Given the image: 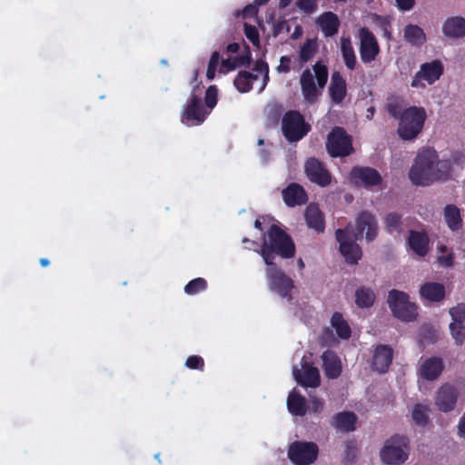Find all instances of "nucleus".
<instances>
[{
  "mask_svg": "<svg viewBox=\"0 0 465 465\" xmlns=\"http://www.w3.org/2000/svg\"><path fill=\"white\" fill-rule=\"evenodd\" d=\"M295 253L296 247L291 235L278 224H271L262 236L260 248V255L265 265L275 263L276 256L282 259H292Z\"/></svg>",
  "mask_w": 465,
  "mask_h": 465,
  "instance_id": "obj_1",
  "label": "nucleus"
},
{
  "mask_svg": "<svg viewBox=\"0 0 465 465\" xmlns=\"http://www.w3.org/2000/svg\"><path fill=\"white\" fill-rule=\"evenodd\" d=\"M437 152L433 149H424L420 152L414 164L411 166L409 177L415 185H429L435 181V163Z\"/></svg>",
  "mask_w": 465,
  "mask_h": 465,
  "instance_id": "obj_2",
  "label": "nucleus"
},
{
  "mask_svg": "<svg viewBox=\"0 0 465 465\" xmlns=\"http://www.w3.org/2000/svg\"><path fill=\"white\" fill-rule=\"evenodd\" d=\"M427 114L423 107L410 106L400 116L397 134L404 141L414 140L422 131Z\"/></svg>",
  "mask_w": 465,
  "mask_h": 465,
  "instance_id": "obj_3",
  "label": "nucleus"
},
{
  "mask_svg": "<svg viewBox=\"0 0 465 465\" xmlns=\"http://www.w3.org/2000/svg\"><path fill=\"white\" fill-rule=\"evenodd\" d=\"M325 148L331 158H343L354 153L352 136L343 127L335 126L328 134Z\"/></svg>",
  "mask_w": 465,
  "mask_h": 465,
  "instance_id": "obj_4",
  "label": "nucleus"
},
{
  "mask_svg": "<svg viewBox=\"0 0 465 465\" xmlns=\"http://www.w3.org/2000/svg\"><path fill=\"white\" fill-rule=\"evenodd\" d=\"M387 302L394 317L406 322L416 320L418 306L410 301L408 293L393 289L389 292Z\"/></svg>",
  "mask_w": 465,
  "mask_h": 465,
  "instance_id": "obj_5",
  "label": "nucleus"
},
{
  "mask_svg": "<svg viewBox=\"0 0 465 465\" xmlns=\"http://www.w3.org/2000/svg\"><path fill=\"white\" fill-rule=\"evenodd\" d=\"M265 276L270 291L288 302L292 301V292L295 288L294 282L276 263L266 265Z\"/></svg>",
  "mask_w": 465,
  "mask_h": 465,
  "instance_id": "obj_6",
  "label": "nucleus"
},
{
  "mask_svg": "<svg viewBox=\"0 0 465 465\" xmlns=\"http://www.w3.org/2000/svg\"><path fill=\"white\" fill-rule=\"evenodd\" d=\"M203 87L198 84L193 86L191 95L183 105L181 121L185 124H201L210 114L202 102Z\"/></svg>",
  "mask_w": 465,
  "mask_h": 465,
  "instance_id": "obj_7",
  "label": "nucleus"
},
{
  "mask_svg": "<svg viewBox=\"0 0 465 465\" xmlns=\"http://www.w3.org/2000/svg\"><path fill=\"white\" fill-rule=\"evenodd\" d=\"M311 131V125L297 110L287 111L282 119V132L289 143L302 140Z\"/></svg>",
  "mask_w": 465,
  "mask_h": 465,
  "instance_id": "obj_8",
  "label": "nucleus"
},
{
  "mask_svg": "<svg viewBox=\"0 0 465 465\" xmlns=\"http://www.w3.org/2000/svg\"><path fill=\"white\" fill-rule=\"evenodd\" d=\"M409 439L403 435H393L386 440L381 450V459L386 464L401 465L408 459Z\"/></svg>",
  "mask_w": 465,
  "mask_h": 465,
  "instance_id": "obj_9",
  "label": "nucleus"
},
{
  "mask_svg": "<svg viewBox=\"0 0 465 465\" xmlns=\"http://www.w3.org/2000/svg\"><path fill=\"white\" fill-rule=\"evenodd\" d=\"M379 232L376 216L369 211L361 212L355 218L354 227L351 224L350 232L354 240H361L365 237L367 242H373Z\"/></svg>",
  "mask_w": 465,
  "mask_h": 465,
  "instance_id": "obj_10",
  "label": "nucleus"
},
{
  "mask_svg": "<svg viewBox=\"0 0 465 465\" xmlns=\"http://www.w3.org/2000/svg\"><path fill=\"white\" fill-rule=\"evenodd\" d=\"M351 224L343 229H338L335 232V237L339 242V250L344 257L347 263L355 265L361 259V248L355 242L353 235L350 232Z\"/></svg>",
  "mask_w": 465,
  "mask_h": 465,
  "instance_id": "obj_11",
  "label": "nucleus"
},
{
  "mask_svg": "<svg viewBox=\"0 0 465 465\" xmlns=\"http://www.w3.org/2000/svg\"><path fill=\"white\" fill-rule=\"evenodd\" d=\"M287 454L295 465H311L318 458L319 448L313 441L296 440L289 445Z\"/></svg>",
  "mask_w": 465,
  "mask_h": 465,
  "instance_id": "obj_12",
  "label": "nucleus"
},
{
  "mask_svg": "<svg viewBox=\"0 0 465 465\" xmlns=\"http://www.w3.org/2000/svg\"><path fill=\"white\" fill-rule=\"evenodd\" d=\"M444 67L442 63L436 59L431 62L424 63L420 70L413 76L411 86L413 88H425V81L428 84H433L443 74Z\"/></svg>",
  "mask_w": 465,
  "mask_h": 465,
  "instance_id": "obj_13",
  "label": "nucleus"
},
{
  "mask_svg": "<svg viewBox=\"0 0 465 465\" xmlns=\"http://www.w3.org/2000/svg\"><path fill=\"white\" fill-rule=\"evenodd\" d=\"M360 38V56L363 64H371L380 54L379 43L371 31L367 27H361L358 31Z\"/></svg>",
  "mask_w": 465,
  "mask_h": 465,
  "instance_id": "obj_14",
  "label": "nucleus"
},
{
  "mask_svg": "<svg viewBox=\"0 0 465 465\" xmlns=\"http://www.w3.org/2000/svg\"><path fill=\"white\" fill-rule=\"evenodd\" d=\"M304 172L310 182L321 187H326L331 183V174L326 165L315 157L306 160Z\"/></svg>",
  "mask_w": 465,
  "mask_h": 465,
  "instance_id": "obj_15",
  "label": "nucleus"
},
{
  "mask_svg": "<svg viewBox=\"0 0 465 465\" xmlns=\"http://www.w3.org/2000/svg\"><path fill=\"white\" fill-rule=\"evenodd\" d=\"M350 179L356 186L371 188L381 183L382 178L380 173L368 166H355L350 173Z\"/></svg>",
  "mask_w": 465,
  "mask_h": 465,
  "instance_id": "obj_16",
  "label": "nucleus"
},
{
  "mask_svg": "<svg viewBox=\"0 0 465 465\" xmlns=\"http://www.w3.org/2000/svg\"><path fill=\"white\" fill-rule=\"evenodd\" d=\"M458 397V390L450 383H444L437 391L435 404L440 411L450 412L455 409Z\"/></svg>",
  "mask_w": 465,
  "mask_h": 465,
  "instance_id": "obj_17",
  "label": "nucleus"
},
{
  "mask_svg": "<svg viewBox=\"0 0 465 465\" xmlns=\"http://www.w3.org/2000/svg\"><path fill=\"white\" fill-rule=\"evenodd\" d=\"M293 376L297 383L305 388H317L321 384L319 370L308 363L302 365V370H293Z\"/></svg>",
  "mask_w": 465,
  "mask_h": 465,
  "instance_id": "obj_18",
  "label": "nucleus"
},
{
  "mask_svg": "<svg viewBox=\"0 0 465 465\" xmlns=\"http://www.w3.org/2000/svg\"><path fill=\"white\" fill-rule=\"evenodd\" d=\"M443 370L444 363L442 359L432 356L422 361L418 372L420 378L431 381L437 380L441 375Z\"/></svg>",
  "mask_w": 465,
  "mask_h": 465,
  "instance_id": "obj_19",
  "label": "nucleus"
},
{
  "mask_svg": "<svg viewBox=\"0 0 465 465\" xmlns=\"http://www.w3.org/2000/svg\"><path fill=\"white\" fill-rule=\"evenodd\" d=\"M282 199L288 207L303 205L308 202V194L304 188L296 183H290L282 192Z\"/></svg>",
  "mask_w": 465,
  "mask_h": 465,
  "instance_id": "obj_20",
  "label": "nucleus"
},
{
  "mask_svg": "<svg viewBox=\"0 0 465 465\" xmlns=\"http://www.w3.org/2000/svg\"><path fill=\"white\" fill-rule=\"evenodd\" d=\"M393 359V350L389 345L380 344L375 348L372 369L380 373L387 372Z\"/></svg>",
  "mask_w": 465,
  "mask_h": 465,
  "instance_id": "obj_21",
  "label": "nucleus"
},
{
  "mask_svg": "<svg viewBox=\"0 0 465 465\" xmlns=\"http://www.w3.org/2000/svg\"><path fill=\"white\" fill-rule=\"evenodd\" d=\"M300 84L304 100L314 104L321 94L314 83V76L310 69H305L300 77Z\"/></svg>",
  "mask_w": 465,
  "mask_h": 465,
  "instance_id": "obj_22",
  "label": "nucleus"
},
{
  "mask_svg": "<svg viewBox=\"0 0 465 465\" xmlns=\"http://www.w3.org/2000/svg\"><path fill=\"white\" fill-rule=\"evenodd\" d=\"M304 218L307 226L314 230L317 233L324 232L325 220L323 213L317 204L310 203L305 210Z\"/></svg>",
  "mask_w": 465,
  "mask_h": 465,
  "instance_id": "obj_23",
  "label": "nucleus"
},
{
  "mask_svg": "<svg viewBox=\"0 0 465 465\" xmlns=\"http://www.w3.org/2000/svg\"><path fill=\"white\" fill-rule=\"evenodd\" d=\"M429 237L426 232L411 230L409 232L408 245L411 250L420 257H424L429 252Z\"/></svg>",
  "mask_w": 465,
  "mask_h": 465,
  "instance_id": "obj_24",
  "label": "nucleus"
},
{
  "mask_svg": "<svg viewBox=\"0 0 465 465\" xmlns=\"http://www.w3.org/2000/svg\"><path fill=\"white\" fill-rule=\"evenodd\" d=\"M324 373L329 379H336L341 373V361L337 354L331 351H325L322 355Z\"/></svg>",
  "mask_w": 465,
  "mask_h": 465,
  "instance_id": "obj_25",
  "label": "nucleus"
},
{
  "mask_svg": "<svg viewBox=\"0 0 465 465\" xmlns=\"http://www.w3.org/2000/svg\"><path fill=\"white\" fill-rule=\"evenodd\" d=\"M420 295L428 302H439L445 297V287L439 282H425L420 288Z\"/></svg>",
  "mask_w": 465,
  "mask_h": 465,
  "instance_id": "obj_26",
  "label": "nucleus"
},
{
  "mask_svg": "<svg viewBox=\"0 0 465 465\" xmlns=\"http://www.w3.org/2000/svg\"><path fill=\"white\" fill-rule=\"evenodd\" d=\"M331 99L334 104H341L347 94L346 82L340 73H333L329 86Z\"/></svg>",
  "mask_w": 465,
  "mask_h": 465,
  "instance_id": "obj_27",
  "label": "nucleus"
},
{
  "mask_svg": "<svg viewBox=\"0 0 465 465\" xmlns=\"http://www.w3.org/2000/svg\"><path fill=\"white\" fill-rule=\"evenodd\" d=\"M357 416L351 411H342L335 414L331 420V425L335 429L350 432L355 430Z\"/></svg>",
  "mask_w": 465,
  "mask_h": 465,
  "instance_id": "obj_28",
  "label": "nucleus"
},
{
  "mask_svg": "<svg viewBox=\"0 0 465 465\" xmlns=\"http://www.w3.org/2000/svg\"><path fill=\"white\" fill-rule=\"evenodd\" d=\"M442 32L447 37H463L465 35V18L461 16L448 18L442 25Z\"/></svg>",
  "mask_w": 465,
  "mask_h": 465,
  "instance_id": "obj_29",
  "label": "nucleus"
},
{
  "mask_svg": "<svg viewBox=\"0 0 465 465\" xmlns=\"http://www.w3.org/2000/svg\"><path fill=\"white\" fill-rule=\"evenodd\" d=\"M318 24L326 36H333L338 33L340 21L336 14L329 11L318 18Z\"/></svg>",
  "mask_w": 465,
  "mask_h": 465,
  "instance_id": "obj_30",
  "label": "nucleus"
},
{
  "mask_svg": "<svg viewBox=\"0 0 465 465\" xmlns=\"http://www.w3.org/2000/svg\"><path fill=\"white\" fill-rule=\"evenodd\" d=\"M443 214L445 223L450 231L458 232L462 228L463 221L460 210L456 205L447 204Z\"/></svg>",
  "mask_w": 465,
  "mask_h": 465,
  "instance_id": "obj_31",
  "label": "nucleus"
},
{
  "mask_svg": "<svg viewBox=\"0 0 465 465\" xmlns=\"http://www.w3.org/2000/svg\"><path fill=\"white\" fill-rule=\"evenodd\" d=\"M287 408L292 415L302 417L307 412L306 400L299 392L293 391L288 396Z\"/></svg>",
  "mask_w": 465,
  "mask_h": 465,
  "instance_id": "obj_32",
  "label": "nucleus"
},
{
  "mask_svg": "<svg viewBox=\"0 0 465 465\" xmlns=\"http://www.w3.org/2000/svg\"><path fill=\"white\" fill-rule=\"evenodd\" d=\"M404 39L413 46H420L426 42V35L419 25L410 24L404 28Z\"/></svg>",
  "mask_w": 465,
  "mask_h": 465,
  "instance_id": "obj_33",
  "label": "nucleus"
},
{
  "mask_svg": "<svg viewBox=\"0 0 465 465\" xmlns=\"http://www.w3.org/2000/svg\"><path fill=\"white\" fill-rule=\"evenodd\" d=\"M376 295L372 289L361 286L355 291V303L359 308L366 309L373 305Z\"/></svg>",
  "mask_w": 465,
  "mask_h": 465,
  "instance_id": "obj_34",
  "label": "nucleus"
},
{
  "mask_svg": "<svg viewBox=\"0 0 465 465\" xmlns=\"http://www.w3.org/2000/svg\"><path fill=\"white\" fill-rule=\"evenodd\" d=\"M341 52L346 67L349 70H354L357 61L350 37L341 38Z\"/></svg>",
  "mask_w": 465,
  "mask_h": 465,
  "instance_id": "obj_35",
  "label": "nucleus"
},
{
  "mask_svg": "<svg viewBox=\"0 0 465 465\" xmlns=\"http://www.w3.org/2000/svg\"><path fill=\"white\" fill-rule=\"evenodd\" d=\"M257 79V74L248 71H241L235 77L233 84L240 93H247L252 90L253 82Z\"/></svg>",
  "mask_w": 465,
  "mask_h": 465,
  "instance_id": "obj_36",
  "label": "nucleus"
},
{
  "mask_svg": "<svg viewBox=\"0 0 465 465\" xmlns=\"http://www.w3.org/2000/svg\"><path fill=\"white\" fill-rule=\"evenodd\" d=\"M331 324L335 329L339 338L348 340L351 337V330L348 322L343 319L341 313L336 312L332 314Z\"/></svg>",
  "mask_w": 465,
  "mask_h": 465,
  "instance_id": "obj_37",
  "label": "nucleus"
},
{
  "mask_svg": "<svg viewBox=\"0 0 465 465\" xmlns=\"http://www.w3.org/2000/svg\"><path fill=\"white\" fill-rule=\"evenodd\" d=\"M384 223L386 231L390 234H401L403 232L401 216L397 213H389L385 216Z\"/></svg>",
  "mask_w": 465,
  "mask_h": 465,
  "instance_id": "obj_38",
  "label": "nucleus"
},
{
  "mask_svg": "<svg viewBox=\"0 0 465 465\" xmlns=\"http://www.w3.org/2000/svg\"><path fill=\"white\" fill-rule=\"evenodd\" d=\"M411 417L416 425L425 427L429 423V408L421 403H416Z\"/></svg>",
  "mask_w": 465,
  "mask_h": 465,
  "instance_id": "obj_39",
  "label": "nucleus"
},
{
  "mask_svg": "<svg viewBox=\"0 0 465 465\" xmlns=\"http://www.w3.org/2000/svg\"><path fill=\"white\" fill-rule=\"evenodd\" d=\"M317 53V44L312 39H307L300 49V60L302 63L311 61Z\"/></svg>",
  "mask_w": 465,
  "mask_h": 465,
  "instance_id": "obj_40",
  "label": "nucleus"
},
{
  "mask_svg": "<svg viewBox=\"0 0 465 465\" xmlns=\"http://www.w3.org/2000/svg\"><path fill=\"white\" fill-rule=\"evenodd\" d=\"M451 162L449 159H442L435 163V181L437 180H447L451 172Z\"/></svg>",
  "mask_w": 465,
  "mask_h": 465,
  "instance_id": "obj_41",
  "label": "nucleus"
},
{
  "mask_svg": "<svg viewBox=\"0 0 465 465\" xmlns=\"http://www.w3.org/2000/svg\"><path fill=\"white\" fill-rule=\"evenodd\" d=\"M312 69L315 74L317 85L320 89H322L328 81V68L322 62L318 61L312 66Z\"/></svg>",
  "mask_w": 465,
  "mask_h": 465,
  "instance_id": "obj_42",
  "label": "nucleus"
},
{
  "mask_svg": "<svg viewBox=\"0 0 465 465\" xmlns=\"http://www.w3.org/2000/svg\"><path fill=\"white\" fill-rule=\"evenodd\" d=\"M207 288V282L203 278H195L184 286V292L188 295H194L203 292Z\"/></svg>",
  "mask_w": 465,
  "mask_h": 465,
  "instance_id": "obj_43",
  "label": "nucleus"
},
{
  "mask_svg": "<svg viewBox=\"0 0 465 465\" xmlns=\"http://www.w3.org/2000/svg\"><path fill=\"white\" fill-rule=\"evenodd\" d=\"M449 329L454 343L457 346H462L465 343V325L450 322Z\"/></svg>",
  "mask_w": 465,
  "mask_h": 465,
  "instance_id": "obj_44",
  "label": "nucleus"
},
{
  "mask_svg": "<svg viewBox=\"0 0 465 465\" xmlns=\"http://www.w3.org/2000/svg\"><path fill=\"white\" fill-rule=\"evenodd\" d=\"M358 456V448L354 440H349L345 444L343 462L352 464L356 461Z\"/></svg>",
  "mask_w": 465,
  "mask_h": 465,
  "instance_id": "obj_45",
  "label": "nucleus"
},
{
  "mask_svg": "<svg viewBox=\"0 0 465 465\" xmlns=\"http://www.w3.org/2000/svg\"><path fill=\"white\" fill-rule=\"evenodd\" d=\"M449 313L451 317L452 323L465 325V303H458L456 306L450 309Z\"/></svg>",
  "mask_w": 465,
  "mask_h": 465,
  "instance_id": "obj_46",
  "label": "nucleus"
},
{
  "mask_svg": "<svg viewBox=\"0 0 465 465\" xmlns=\"http://www.w3.org/2000/svg\"><path fill=\"white\" fill-rule=\"evenodd\" d=\"M295 5L302 13L312 15L318 8V0H296Z\"/></svg>",
  "mask_w": 465,
  "mask_h": 465,
  "instance_id": "obj_47",
  "label": "nucleus"
},
{
  "mask_svg": "<svg viewBox=\"0 0 465 465\" xmlns=\"http://www.w3.org/2000/svg\"><path fill=\"white\" fill-rule=\"evenodd\" d=\"M217 88L215 85H210L205 92L204 103L208 111H212L217 104Z\"/></svg>",
  "mask_w": 465,
  "mask_h": 465,
  "instance_id": "obj_48",
  "label": "nucleus"
},
{
  "mask_svg": "<svg viewBox=\"0 0 465 465\" xmlns=\"http://www.w3.org/2000/svg\"><path fill=\"white\" fill-rule=\"evenodd\" d=\"M253 71L260 73L263 75L262 85L260 91H262L269 81V66L268 64L262 60H257L254 64Z\"/></svg>",
  "mask_w": 465,
  "mask_h": 465,
  "instance_id": "obj_49",
  "label": "nucleus"
},
{
  "mask_svg": "<svg viewBox=\"0 0 465 465\" xmlns=\"http://www.w3.org/2000/svg\"><path fill=\"white\" fill-rule=\"evenodd\" d=\"M219 62L220 53L218 51H214L211 55L206 72V76L209 80H213L214 78Z\"/></svg>",
  "mask_w": 465,
  "mask_h": 465,
  "instance_id": "obj_50",
  "label": "nucleus"
},
{
  "mask_svg": "<svg viewBox=\"0 0 465 465\" xmlns=\"http://www.w3.org/2000/svg\"><path fill=\"white\" fill-rule=\"evenodd\" d=\"M188 369L198 370L203 371L204 370V361L199 355L189 356L184 364Z\"/></svg>",
  "mask_w": 465,
  "mask_h": 465,
  "instance_id": "obj_51",
  "label": "nucleus"
},
{
  "mask_svg": "<svg viewBox=\"0 0 465 465\" xmlns=\"http://www.w3.org/2000/svg\"><path fill=\"white\" fill-rule=\"evenodd\" d=\"M233 59L235 64H237V67L249 65L252 61V54L250 51V47L246 45L244 52H242L241 54L234 56Z\"/></svg>",
  "mask_w": 465,
  "mask_h": 465,
  "instance_id": "obj_52",
  "label": "nucleus"
},
{
  "mask_svg": "<svg viewBox=\"0 0 465 465\" xmlns=\"http://www.w3.org/2000/svg\"><path fill=\"white\" fill-rule=\"evenodd\" d=\"M244 35L252 43V45H259L260 35L257 28L254 25L245 23Z\"/></svg>",
  "mask_w": 465,
  "mask_h": 465,
  "instance_id": "obj_53",
  "label": "nucleus"
},
{
  "mask_svg": "<svg viewBox=\"0 0 465 465\" xmlns=\"http://www.w3.org/2000/svg\"><path fill=\"white\" fill-rule=\"evenodd\" d=\"M438 263L444 268H450L454 264V255L452 252L439 255L437 258Z\"/></svg>",
  "mask_w": 465,
  "mask_h": 465,
  "instance_id": "obj_54",
  "label": "nucleus"
},
{
  "mask_svg": "<svg viewBox=\"0 0 465 465\" xmlns=\"http://www.w3.org/2000/svg\"><path fill=\"white\" fill-rule=\"evenodd\" d=\"M323 409V401L322 400L319 399L318 397H311L310 399V404H309V411L312 413H319Z\"/></svg>",
  "mask_w": 465,
  "mask_h": 465,
  "instance_id": "obj_55",
  "label": "nucleus"
},
{
  "mask_svg": "<svg viewBox=\"0 0 465 465\" xmlns=\"http://www.w3.org/2000/svg\"><path fill=\"white\" fill-rule=\"evenodd\" d=\"M277 71L284 74H287L291 71V58L289 56L281 57Z\"/></svg>",
  "mask_w": 465,
  "mask_h": 465,
  "instance_id": "obj_56",
  "label": "nucleus"
},
{
  "mask_svg": "<svg viewBox=\"0 0 465 465\" xmlns=\"http://www.w3.org/2000/svg\"><path fill=\"white\" fill-rule=\"evenodd\" d=\"M397 3V6L399 9L402 11H409L411 10L415 4V0H395Z\"/></svg>",
  "mask_w": 465,
  "mask_h": 465,
  "instance_id": "obj_57",
  "label": "nucleus"
},
{
  "mask_svg": "<svg viewBox=\"0 0 465 465\" xmlns=\"http://www.w3.org/2000/svg\"><path fill=\"white\" fill-rule=\"evenodd\" d=\"M388 113L391 116H392L393 118L398 119L400 121V116H401V112L400 107L397 104H390L388 105Z\"/></svg>",
  "mask_w": 465,
  "mask_h": 465,
  "instance_id": "obj_58",
  "label": "nucleus"
},
{
  "mask_svg": "<svg viewBox=\"0 0 465 465\" xmlns=\"http://www.w3.org/2000/svg\"><path fill=\"white\" fill-rule=\"evenodd\" d=\"M222 67L226 68L227 71H232L237 68V64H235L233 57H229L226 59H223L221 62Z\"/></svg>",
  "mask_w": 465,
  "mask_h": 465,
  "instance_id": "obj_59",
  "label": "nucleus"
},
{
  "mask_svg": "<svg viewBox=\"0 0 465 465\" xmlns=\"http://www.w3.org/2000/svg\"><path fill=\"white\" fill-rule=\"evenodd\" d=\"M242 242L244 243V244H248L250 246H247L246 248L249 249V250H253L254 252H259L260 253V249H258L259 247L261 248V245H259V243L256 242V241H252V240H250L246 237H244L242 240Z\"/></svg>",
  "mask_w": 465,
  "mask_h": 465,
  "instance_id": "obj_60",
  "label": "nucleus"
},
{
  "mask_svg": "<svg viewBox=\"0 0 465 465\" xmlns=\"http://www.w3.org/2000/svg\"><path fill=\"white\" fill-rule=\"evenodd\" d=\"M458 433L460 438L465 440V413L460 419L458 424Z\"/></svg>",
  "mask_w": 465,
  "mask_h": 465,
  "instance_id": "obj_61",
  "label": "nucleus"
},
{
  "mask_svg": "<svg viewBox=\"0 0 465 465\" xmlns=\"http://www.w3.org/2000/svg\"><path fill=\"white\" fill-rule=\"evenodd\" d=\"M382 35L387 40H389V41L391 40L392 34H391V28H390L389 25H383V26H382Z\"/></svg>",
  "mask_w": 465,
  "mask_h": 465,
  "instance_id": "obj_62",
  "label": "nucleus"
},
{
  "mask_svg": "<svg viewBox=\"0 0 465 465\" xmlns=\"http://www.w3.org/2000/svg\"><path fill=\"white\" fill-rule=\"evenodd\" d=\"M240 49V45L237 43L229 44L226 47L228 53L236 54Z\"/></svg>",
  "mask_w": 465,
  "mask_h": 465,
  "instance_id": "obj_63",
  "label": "nucleus"
},
{
  "mask_svg": "<svg viewBox=\"0 0 465 465\" xmlns=\"http://www.w3.org/2000/svg\"><path fill=\"white\" fill-rule=\"evenodd\" d=\"M190 84L192 85L193 88L196 84H198L200 86V84L198 83V70L193 71V75L192 77Z\"/></svg>",
  "mask_w": 465,
  "mask_h": 465,
  "instance_id": "obj_64",
  "label": "nucleus"
}]
</instances>
